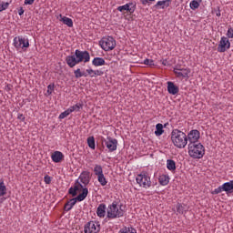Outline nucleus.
I'll list each match as a JSON object with an SVG mask.
<instances>
[{"label":"nucleus","mask_w":233,"mask_h":233,"mask_svg":"<svg viewBox=\"0 0 233 233\" xmlns=\"http://www.w3.org/2000/svg\"><path fill=\"white\" fill-rule=\"evenodd\" d=\"M90 62V53L88 51H81L76 49L74 55L67 56L66 57V63L70 68H74L76 65L79 63H89Z\"/></svg>","instance_id":"obj_1"},{"label":"nucleus","mask_w":233,"mask_h":233,"mask_svg":"<svg viewBox=\"0 0 233 233\" xmlns=\"http://www.w3.org/2000/svg\"><path fill=\"white\" fill-rule=\"evenodd\" d=\"M171 141L177 148H185L188 145L187 134L179 129H173L171 132Z\"/></svg>","instance_id":"obj_2"},{"label":"nucleus","mask_w":233,"mask_h":233,"mask_svg":"<svg viewBox=\"0 0 233 233\" xmlns=\"http://www.w3.org/2000/svg\"><path fill=\"white\" fill-rule=\"evenodd\" d=\"M187 150L188 156L192 159H202L203 156H205V146L199 142L197 144H188Z\"/></svg>","instance_id":"obj_3"},{"label":"nucleus","mask_w":233,"mask_h":233,"mask_svg":"<svg viewBox=\"0 0 233 233\" xmlns=\"http://www.w3.org/2000/svg\"><path fill=\"white\" fill-rule=\"evenodd\" d=\"M125 211L121 208V206H117V201H113L108 205L106 208L107 219H117V218H123Z\"/></svg>","instance_id":"obj_4"},{"label":"nucleus","mask_w":233,"mask_h":233,"mask_svg":"<svg viewBox=\"0 0 233 233\" xmlns=\"http://www.w3.org/2000/svg\"><path fill=\"white\" fill-rule=\"evenodd\" d=\"M13 45L16 50H20V52H26V50L30 48V40H28V37L23 35L15 36L13 39Z\"/></svg>","instance_id":"obj_5"},{"label":"nucleus","mask_w":233,"mask_h":233,"mask_svg":"<svg viewBox=\"0 0 233 233\" xmlns=\"http://www.w3.org/2000/svg\"><path fill=\"white\" fill-rule=\"evenodd\" d=\"M86 196H88V188H83V192L80 193L76 198H71L66 202L64 208L65 211L70 212V209L74 208L76 203H77V201H85V199H86Z\"/></svg>","instance_id":"obj_6"},{"label":"nucleus","mask_w":233,"mask_h":233,"mask_svg":"<svg viewBox=\"0 0 233 233\" xmlns=\"http://www.w3.org/2000/svg\"><path fill=\"white\" fill-rule=\"evenodd\" d=\"M136 181L141 188L148 189L152 187V180L150 176L147 172H142L138 174L136 177Z\"/></svg>","instance_id":"obj_7"},{"label":"nucleus","mask_w":233,"mask_h":233,"mask_svg":"<svg viewBox=\"0 0 233 233\" xmlns=\"http://www.w3.org/2000/svg\"><path fill=\"white\" fill-rule=\"evenodd\" d=\"M99 45L102 50L105 52H110V50H114L116 48V39L112 36H104L100 41Z\"/></svg>","instance_id":"obj_8"},{"label":"nucleus","mask_w":233,"mask_h":233,"mask_svg":"<svg viewBox=\"0 0 233 233\" xmlns=\"http://www.w3.org/2000/svg\"><path fill=\"white\" fill-rule=\"evenodd\" d=\"M101 230V224L97 221H89L84 227L85 233H98Z\"/></svg>","instance_id":"obj_9"},{"label":"nucleus","mask_w":233,"mask_h":233,"mask_svg":"<svg viewBox=\"0 0 233 233\" xmlns=\"http://www.w3.org/2000/svg\"><path fill=\"white\" fill-rule=\"evenodd\" d=\"M200 137H201V133H199L198 129H192L187 135L188 145H196L199 143Z\"/></svg>","instance_id":"obj_10"},{"label":"nucleus","mask_w":233,"mask_h":233,"mask_svg":"<svg viewBox=\"0 0 233 233\" xmlns=\"http://www.w3.org/2000/svg\"><path fill=\"white\" fill-rule=\"evenodd\" d=\"M173 72L176 76V77H178V79H189L190 77V68H179V67H174Z\"/></svg>","instance_id":"obj_11"},{"label":"nucleus","mask_w":233,"mask_h":233,"mask_svg":"<svg viewBox=\"0 0 233 233\" xmlns=\"http://www.w3.org/2000/svg\"><path fill=\"white\" fill-rule=\"evenodd\" d=\"M102 143L106 147L108 152H116L117 150V139L111 137H107L106 139H103Z\"/></svg>","instance_id":"obj_12"},{"label":"nucleus","mask_w":233,"mask_h":233,"mask_svg":"<svg viewBox=\"0 0 233 233\" xmlns=\"http://www.w3.org/2000/svg\"><path fill=\"white\" fill-rule=\"evenodd\" d=\"M230 48V41L228 40V37L222 36L220 38L218 46V52H220L223 54V52H227Z\"/></svg>","instance_id":"obj_13"},{"label":"nucleus","mask_w":233,"mask_h":233,"mask_svg":"<svg viewBox=\"0 0 233 233\" xmlns=\"http://www.w3.org/2000/svg\"><path fill=\"white\" fill-rule=\"evenodd\" d=\"M118 12H129V14H134L136 12V5L133 3H128L124 5L117 7Z\"/></svg>","instance_id":"obj_14"},{"label":"nucleus","mask_w":233,"mask_h":233,"mask_svg":"<svg viewBox=\"0 0 233 233\" xmlns=\"http://www.w3.org/2000/svg\"><path fill=\"white\" fill-rule=\"evenodd\" d=\"M56 19H59V21H61L64 25H66V26H68L69 28H72V26H74V21L72 20V18L63 16V15L60 14L56 16Z\"/></svg>","instance_id":"obj_15"},{"label":"nucleus","mask_w":233,"mask_h":233,"mask_svg":"<svg viewBox=\"0 0 233 233\" xmlns=\"http://www.w3.org/2000/svg\"><path fill=\"white\" fill-rule=\"evenodd\" d=\"M167 92L171 94V96H176L179 94V87L174 84V82H167Z\"/></svg>","instance_id":"obj_16"},{"label":"nucleus","mask_w":233,"mask_h":233,"mask_svg":"<svg viewBox=\"0 0 233 233\" xmlns=\"http://www.w3.org/2000/svg\"><path fill=\"white\" fill-rule=\"evenodd\" d=\"M65 155H63L61 151H55L51 156V159L54 163H61Z\"/></svg>","instance_id":"obj_17"},{"label":"nucleus","mask_w":233,"mask_h":233,"mask_svg":"<svg viewBox=\"0 0 233 233\" xmlns=\"http://www.w3.org/2000/svg\"><path fill=\"white\" fill-rule=\"evenodd\" d=\"M96 216L98 218H105L106 216V204H100L98 205L96 208Z\"/></svg>","instance_id":"obj_18"},{"label":"nucleus","mask_w":233,"mask_h":233,"mask_svg":"<svg viewBox=\"0 0 233 233\" xmlns=\"http://www.w3.org/2000/svg\"><path fill=\"white\" fill-rule=\"evenodd\" d=\"M170 3H172V0H161L157 2L154 6L155 8H161L162 10H165V8H168V6H170Z\"/></svg>","instance_id":"obj_19"},{"label":"nucleus","mask_w":233,"mask_h":233,"mask_svg":"<svg viewBox=\"0 0 233 233\" xmlns=\"http://www.w3.org/2000/svg\"><path fill=\"white\" fill-rule=\"evenodd\" d=\"M79 179L83 185H88L90 183V177L88 171H83L80 176Z\"/></svg>","instance_id":"obj_20"},{"label":"nucleus","mask_w":233,"mask_h":233,"mask_svg":"<svg viewBox=\"0 0 233 233\" xmlns=\"http://www.w3.org/2000/svg\"><path fill=\"white\" fill-rule=\"evenodd\" d=\"M222 187H223L224 192H226V194H232L233 180H230L228 182H225L224 184H222Z\"/></svg>","instance_id":"obj_21"},{"label":"nucleus","mask_w":233,"mask_h":233,"mask_svg":"<svg viewBox=\"0 0 233 233\" xmlns=\"http://www.w3.org/2000/svg\"><path fill=\"white\" fill-rule=\"evenodd\" d=\"M105 58L103 57H95L92 61L94 66H105Z\"/></svg>","instance_id":"obj_22"},{"label":"nucleus","mask_w":233,"mask_h":233,"mask_svg":"<svg viewBox=\"0 0 233 233\" xmlns=\"http://www.w3.org/2000/svg\"><path fill=\"white\" fill-rule=\"evenodd\" d=\"M165 134V130L163 129V124H157L156 125V131H155V136L159 137V136H163Z\"/></svg>","instance_id":"obj_23"},{"label":"nucleus","mask_w":233,"mask_h":233,"mask_svg":"<svg viewBox=\"0 0 233 233\" xmlns=\"http://www.w3.org/2000/svg\"><path fill=\"white\" fill-rule=\"evenodd\" d=\"M167 168L170 170V172H176V161L173 159L167 160Z\"/></svg>","instance_id":"obj_24"},{"label":"nucleus","mask_w":233,"mask_h":233,"mask_svg":"<svg viewBox=\"0 0 233 233\" xmlns=\"http://www.w3.org/2000/svg\"><path fill=\"white\" fill-rule=\"evenodd\" d=\"M177 212H178V214H186L188 212V208L185 204H177Z\"/></svg>","instance_id":"obj_25"},{"label":"nucleus","mask_w":233,"mask_h":233,"mask_svg":"<svg viewBox=\"0 0 233 233\" xmlns=\"http://www.w3.org/2000/svg\"><path fill=\"white\" fill-rule=\"evenodd\" d=\"M158 180L160 185H162L163 187L168 185V183L170 182V178L167 175H161Z\"/></svg>","instance_id":"obj_26"},{"label":"nucleus","mask_w":233,"mask_h":233,"mask_svg":"<svg viewBox=\"0 0 233 233\" xmlns=\"http://www.w3.org/2000/svg\"><path fill=\"white\" fill-rule=\"evenodd\" d=\"M83 108L82 103H76V105L70 106L68 108L69 112L72 114V112H79Z\"/></svg>","instance_id":"obj_27"},{"label":"nucleus","mask_w":233,"mask_h":233,"mask_svg":"<svg viewBox=\"0 0 233 233\" xmlns=\"http://www.w3.org/2000/svg\"><path fill=\"white\" fill-rule=\"evenodd\" d=\"M93 172L96 177L103 175V167L101 165L96 164Z\"/></svg>","instance_id":"obj_28"},{"label":"nucleus","mask_w":233,"mask_h":233,"mask_svg":"<svg viewBox=\"0 0 233 233\" xmlns=\"http://www.w3.org/2000/svg\"><path fill=\"white\" fill-rule=\"evenodd\" d=\"M87 145L91 150H96V138L94 137H87Z\"/></svg>","instance_id":"obj_29"},{"label":"nucleus","mask_w":233,"mask_h":233,"mask_svg":"<svg viewBox=\"0 0 233 233\" xmlns=\"http://www.w3.org/2000/svg\"><path fill=\"white\" fill-rule=\"evenodd\" d=\"M97 181L102 187H106V185L108 183V181H106V177H105L104 173H102V175H98Z\"/></svg>","instance_id":"obj_30"},{"label":"nucleus","mask_w":233,"mask_h":233,"mask_svg":"<svg viewBox=\"0 0 233 233\" xmlns=\"http://www.w3.org/2000/svg\"><path fill=\"white\" fill-rule=\"evenodd\" d=\"M199 3H201V0H192L189 4L191 10H198L199 8Z\"/></svg>","instance_id":"obj_31"},{"label":"nucleus","mask_w":233,"mask_h":233,"mask_svg":"<svg viewBox=\"0 0 233 233\" xmlns=\"http://www.w3.org/2000/svg\"><path fill=\"white\" fill-rule=\"evenodd\" d=\"M6 194V186H5V181L0 180V197L2 198Z\"/></svg>","instance_id":"obj_32"},{"label":"nucleus","mask_w":233,"mask_h":233,"mask_svg":"<svg viewBox=\"0 0 233 233\" xmlns=\"http://www.w3.org/2000/svg\"><path fill=\"white\" fill-rule=\"evenodd\" d=\"M70 110L67 108L66 111L62 112L59 116L58 119H65V117H68V116H70Z\"/></svg>","instance_id":"obj_33"},{"label":"nucleus","mask_w":233,"mask_h":233,"mask_svg":"<svg viewBox=\"0 0 233 233\" xmlns=\"http://www.w3.org/2000/svg\"><path fill=\"white\" fill-rule=\"evenodd\" d=\"M55 88H56V86L54 84L48 85L47 86L46 96H52Z\"/></svg>","instance_id":"obj_34"},{"label":"nucleus","mask_w":233,"mask_h":233,"mask_svg":"<svg viewBox=\"0 0 233 233\" xmlns=\"http://www.w3.org/2000/svg\"><path fill=\"white\" fill-rule=\"evenodd\" d=\"M221 192H224V188H223V185L219 186L218 187L215 188L211 194L213 195H218V194H221Z\"/></svg>","instance_id":"obj_35"},{"label":"nucleus","mask_w":233,"mask_h":233,"mask_svg":"<svg viewBox=\"0 0 233 233\" xmlns=\"http://www.w3.org/2000/svg\"><path fill=\"white\" fill-rule=\"evenodd\" d=\"M8 6H10V3H8V2H2L1 4H0V12H3V11H5V10H6V8H8Z\"/></svg>","instance_id":"obj_36"},{"label":"nucleus","mask_w":233,"mask_h":233,"mask_svg":"<svg viewBox=\"0 0 233 233\" xmlns=\"http://www.w3.org/2000/svg\"><path fill=\"white\" fill-rule=\"evenodd\" d=\"M144 65H147V66H155L154 60L148 58L144 60Z\"/></svg>","instance_id":"obj_37"},{"label":"nucleus","mask_w":233,"mask_h":233,"mask_svg":"<svg viewBox=\"0 0 233 233\" xmlns=\"http://www.w3.org/2000/svg\"><path fill=\"white\" fill-rule=\"evenodd\" d=\"M74 188H75V191H76V194H77L79 191H81V189L83 191V188H86V187H83V184L78 183L76 186H74Z\"/></svg>","instance_id":"obj_38"},{"label":"nucleus","mask_w":233,"mask_h":233,"mask_svg":"<svg viewBox=\"0 0 233 233\" xmlns=\"http://www.w3.org/2000/svg\"><path fill=\"white\" fill-rule=\"evenodd\" d=\"M74 74H75V77H76V79H79V77H83L80 68H77L76 70H75Z\"/></svg>","instance_id":"obj_39"},{"label":"nucleus","mask_w":233,"mask_h":233,"mask_svg":"<svg viewBox=\"0 0 233 233\" xmlns=\"http://www.w3.org/2000/svg\"><path fill=\"white\" fill-rule=\"evenodd\" d=\"M227 37H228V39H233V27H228Z\"/></svg>","instance_id":"obj_40"},{"label":"nucleus","mask_w":233,"mask_h":233,"mask_svg":"<svg viewBox=\"0 0 233 233\" xmlns=\"http://www.w3.org/2000/svg\"><path fill=\"white\" fill-rule=\"evenodd\" d=\"M46 185H50L52 183V177L48 175H46L44 177Z\"/></svg>","instance_id":"obj_41"},{"label":"nucleus","mask_w":233,"mask_h":233,"mask_svg":"<svg viewBox=\"0 0 233 233\" xmlns=\"http://www.w3.org/2000/svg\"><path fill=\"white\" fill-rule=\"evenodd\" d=\"M103 74H105V72H103L101 69L95 70V77L101 76Z\"/></svg>","instance_id":"obj_42"},{"label":"nucleus","mask_w":233,"mask_h":233,"mask_svg":"<svg viewBox=\"0 0 233 233\" xmlns=\"http://www.w3.org/2000/svg\"><path fill=\"white\" fill-rule=\"evenodd\" d=\"M86 72L88 74V76H90V77H95V70L92 68H88L86 69Z\"/></svg>","instance_id":"obj_43"},{"label":"nucleus","mask_w":233,"mask_h":233,"mask_svg":"<svg viewBox=\"0 0 233 233\" xmlns=\"http://www.w3.org/2000/svg\"><path fill=\"white\" fill-rule=\"evenodd\" d=\"M69 194H71V196H73V197L77 196V193H76L75 187H70L69 188Z\"/></svg>","instance_id":"obj_44"},{"label":"nucleus","mask_w":233,"mask_h":233,"mask_svg":"<svg viewBox=\"0 0 233 233\" xmlns=\"http://www.w3.org/2000/svg\"><path fill=\"white\" fill-rule=\"evenodd\" d=\"M35 0H25V5H34Z\"/></svg>","instance_id":"obj_45"},{"label":"nucleus","mask_w":233,"mask_h":233,"mask_svg":"<svg viewBox=\"0 0 233 233\" xmlns=\"http://www.w3.org/2000/svg\"><path fill=\"white\" fill-rule=\"evenodd\" d=\"M17 119H20L21 121H25V116L23 114L18 113Z\"/></svg>","instance_id":"obj_46"},{"label":"nucleus","mask_w":233,"mask_h":233,"mask_svg":"<svg viewBox=\"0 0 233 233\" xmlns=\"http://www.w3.org/2000/svg\"><path fill=\"white\" fill-rule=\"evenodd\" d=\"M161 63H162V65L164 66H168V60H167V59H163V60H161Z\"/></svg>","instance_id":"obj_47"},{"label":"nucleus","mask_w":233,"mask_h":233,"mask_svg":"<svg viewBox=\"0 0 233 233\" xmlns=\"http://www.w3.org/2000/svg\"><path fill=\"white\" fill-rule=\"evenodd\" d=\"M23 14H25V10L23 8H20L18 10V15H23Z\"/></svg>","instance_id":"obj_48"},{"label":"nucleus","mask_w":233,"mask_h":233,"mask_svg":"<svg viewBox=\"0 0 233 233\" xmlns=\"http://www.w3.org/2000/svg\"><path fill=\"white\" fill-rule=\"evenodd\" d=\"M142 5H147L149 0H140Z\"/></svg>","instance_id":"obj_49"},{"label":"nucleus","mask_w":233,"mask_h":233,"mask_svg":"<svg viewBox=\"0 0 233 233\" xmlns=\"http://www.w3.org/2000/svg\"><path fill=\"white\" fill-rule=\"evenodd\" d=\"M217 17H221V11H218Z\"/></svg>","instance_id":"obj_50"},{"label":"nucleus","mask_w":233,"mask_h":233,"mask_svg":"<svg viewBox=\"0 0 233 233\" xmlns=\"http://www.w3.org/2000/svg\"><path fill=\"white\" fill-rule=\"evenodd\" d=\"M82 75H83L82 77H87L88 76V75H86V73L82 72Z\"/></svg>","instance_id":"obj_51"},{"label":"nucleus","mask_w":233,"mask_h":233,"mask_svg":"<svg viewBox=\"0 0 233 233\" xmlns=\"http://www.w3.org/2000/svg\"><path fill=\"white\" fill-rule=\"evenodd\" d=\"M148 1H150L151 3H154V1H156V0H148Z\"/></svg>","instance_id":"obj_52"}]
</instances>
